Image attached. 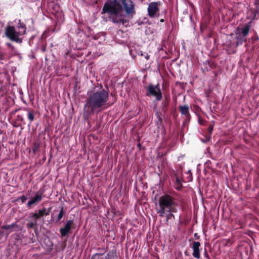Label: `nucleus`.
<instances>
[{
	"label": "nucleus",
	"mask_w": 259,
	"mask_h": 259,
	"mask_svg": "<svg viewBox=\"0 0 259 259\" xmlns=\"http://www.w3.org/2000/svg\"><path fill=\"white\" fill-rule=\"evenodd\" d=\"M123 8L127 15L133 16L136 14L135 6L131 0H107L104 4L101 13L108 14L113 23L124 25L127 21L123 15H120Z\"/></svg>",
	"instance_id": "obj_1"
},
{
	"label": "nucleus",
	"mask_w": 259,
	"mask_h": 259,
	"mask_svg": "<svg viewBox=\"0 0 259 259\" xmlns=\"http://www.w3.org/2000/svg\"><path fill=\"white\" fill-rule=\"evenodd\" d=\"M109 98L108 90H105L102 85L99 90L89 94L83 106V117L88 118L96 111L107 108Z\"/></svg>",
	"instance_id": "obj_2"
},
{
	"label": "nucleus",
	"mask_w": 259,
	"mask_h": 259,
	"mask_svg": "<svg viewBox=\"0 0 259 259\" xmlns=\"http://www.w3.org/2000/svg\"><path fill=\"white\" fill-rule=\"evenodd\" d=\"M159 208L156 212L160 217H163L167 212H177V205L175 198L169 194H164L158 200Z\"/></svg>",
	"instance_id": "obj_3"
},
{
	"label": "nucleus",
	"mask_w": 259,
	"mask_h": 259,
	"mask_svg": "<svg viewBox=\"0 0 259 259\" xmlns=\"http://www.w3.org/2000/svg\"><path fill=\"white\" fill-rule=\"evenodd\" d=\"M17 28L18 30L16 31L14 26L8 25L5 28V35L11 41L21 44L22 42V38H20L19 36L25 33L26 31V25L19 20Z\"/></svg>",
	"instance_id": "obj_4"
},
{
	"label": "nucleus",
	"mask_w": 259,
	"mask_h": 259,
	"mask_svg": "<svg viewBox=\"0 0 259 259\" xmlns=\"http://www.w3.org/2000/svg\"><path fill=\"white\" fill-rule=\"evenodd\" d=\"M161 5V3L159 1L155 2H151L149 4L147 8L148 15L151 18H158L160 16H164L165 17L166 15V11L164 9L160 13L159 7Z\"/></svg>",
	"instance_id": "obj_5"
},
{
	"label": "nucleus",
	"mask_w": 259,
	"mask_h": 259,
	"mask_svg": "<svg viewBox=\"0 0 259 259\" xmlns=\"http://www.w3.org/2000/svg\"><path fill=\"white\" fill-rule=\"evenodd\" d=\"M51 210V207H49L48 209L43 207L36 212L29 213L28 219L30 221L37 222L38 220H40L44 216L49 215Z\"/></svg>",
	"instance_id": "obj_6"
},
{
	"label": "nucleus",
	"mask_w": 259,
	"mask_h": 259,
	"mask_svg": "<svg viewBox=\"0 0 259 259\" xmlns=\"http://www.w3.org/2000/svg\"><path fill=\"white\" fill-rule=\"evenodd\" d=\"M146 96H152L155 97L156 98V100H161L162 96L161 90L159 87V84L154 86L152 84H150L147 88Z\"/></svg>",
	"instance_id": "obj_7"
},
{
	"label": "nucleus",
	"mask_w": 259,
	"mask_h": 259,
	"mask_svg": "<svg viewBox=\"0 0 259 259\" xmlns=\"http://www.w3.org/2000/svg\"><path fill=\"white\" fill-rule=\"evenodd\" d=\"M44 193V191L43 190H39L35 195L32 197L30 200L28 201L27 204V207L28 208H31L33 205H36L39 203L42 199Z\"/></svg>",
	"instance_id": "obj_8"
},
{
	"label": "nucleus",
	"mask_w": 259,
	"mask_h": 259,
	"mask_svg": "<svg viewBox=\"0 0 259 259\" xmlns=\"http://www.w3.org/2000/svg\"><path fill=\"white\" fill-rule=\"evenodd\" d=\"M251 23V21L248 22L244 27L241 28V31L239 33L238 35L236 36V39H240L241 41L240 43L247 41L246 37L249 34Z\"/></svg>",
	"instance_id": "obj_9"
},
{
	"label": "nucleus",
	"mask_w": 259,
	"mask_h": 259,
	"mask_svg": "<svg viewBox=\"0 0 259 259\" xmlns=\"http://www.w3.org/2000/svg\"><path fill=\"white\" fill-rule=\"evenodd\" d=\"M179 111L181 114L184 116L185 118L184 122L187 123V122H189L191 116L189 112V107L188 105H180L179 107Z\"/></svg>",
	"instance_id": "obj_10"
},
{
	"label": "nucleus",
	"mask_w": 259,
	"mask_h": 259,
	"mask_svg": "<svg viewBox=\"0 0 259 259\" xmlns=\"http://www.w3.org/2000/svg\"><path fill=\"white\" fill-rule=\"evenodd\" d=\"M73 224V221L69 220L66 221L64 227L60 229V233L62 237L67 235L70 232L72 225Z\"/></svg>",
	"instance_id": "obj_11"
},
{
	"label": "nucleus",
	"mask_w": 259,
	"mask_h": 259,
	"mask_svg": "<svg viewBox=\"0 0 259 259\" xmlns=\"http://www.w3.org/2000/svg\"><path fill=\"white\" fill-rule=\"evenodd\" d=\"M91 259H115L113 253L109 251L107 254L104 253H96L94 254Z\"/></svg>",
	"instance_id": "obj_12"
},
{
	"label": "nucleus",
	"mask_w": 259,
	"mask_h": 259,
	"mask_svg": "<svg viewBox=\"0 0 259 259\" xmlns=\"http://www.w3.org/2000/svg\"><path fill=\"white\" fill-rule=\"evenodd\" d=\"M2 229L5 230H9V233L13 231H18L21 229V227L17 224V222L10 225H6L2 226Z\"/></svg>",
	"instance_id": "obj_13"
},
{
	"label": "nucleus",
	"mask_w": 259,
	"mask_h": 259,
	"mask_svg": "<svg viewBox=\"0 0 259 259\" xmlns=\"http://www.w3.org/2000/svg\"><path fill=\"white\" fill-rule=\"evenodd\" d=\"M200 245L201 244L199 242L194 241L192 243V248L193 251L192 255L194 257L197 259H199L200 257L199 250V247L200 246Z\"/></svg>",
	"instance_id": "obj_14"
},
{
	"label": "nucleus",
	"mask_w": 259,
	"mask_h": 259,
	"mask_svg": "<svg viewBox=\"0 0 259 259\" xmlns=\"http://www.w3.org/2000/svg\"><path fill=\"white\" fill-rule=\"evenodd\" d=\"M170 101V98L169 96H166L164 97V100L162 102L161 104V110L163 113V114H165L168 110L169 104Z\"/></svg>",
	"instance_id": "obj_15"
},
{
	"label": "nucleus",
	"mask_w": 259,
	"mask_h": 259,
	"mask_svg": "<svg viewBox=\"0 0 259 259\" xmlns=\"http://www.w3.org/2000/svg\"><path fill=\"white\" fill-rule=\"evenodd\" d=\"M254 6L255 8L251 9V12L253 15V19H258L257 15L259 14V0H254Z\"/></svg>",
	"instance_id": "obj_16"
},
{
	"label": "nucleus",
	"mask_w": 259,
	"mask_h": 259,
	"mask_svg": "<svg viewBox=\"0 0 259 259\" xmlns=\"http://www.w3.org/2000/svg\"><path fill=\"white\" fill-rule=\"evenodd\" d=\"M24 110L27 112V118L29 120L28 125H30L34 119V111L27 108H24Z\"/></svg>",
	"instance_id": "obj_17"
},
{
	"label": "nucleus",
	"mask_w": 259,
	"mask_h": 259,
	"mask_svg": "<svg viewBox=\"0 0 259 259\" xmlns=\"http://www.w3.org/2000/svg\"><path fill=\"white\" fill-rule=\"evenodd\" d=\"M174 175L176 177V189L179 191L182 188V184L180 179L177 177V174L174 171Z\"/></svg>",
	"instance_id": "obj_18"
},
{
	"label": "nucleus",
	"mask_w": 259,
	"mask_h": 259,
	"mask_svg": "<svg viewBox=\"0 0 259 259\" xmlns=\"http://www.w3.org/2000/svg\"><path fill=\"white\" fill-rule=\"evenodd\" d=\"M65 213V211L64 210L63 207L62 206L61 207L60 212H59V214L57 215V218L56 222H58L63 218V217L64 216Z\"/></svg>",
	"instance_id": "obj_19"
},
{
	"label": "nucleus",
	"mask_w": 259,
	"mask_h": 259,
	"mask_svg": "<svg viewBox=\"0 0 259 259\" xmlns=\"http://www.w3.org/2000/svg\"><path fill=\"white\" fill-rule=\"evenodd\" d=\"M37 222L30 221L26 224V226L28 229H34L35 228H37Z\"/></svg>",
	"instance_id": "obj_20"
},
{
	"label": "nucleus",
	"mask_w": 259,
	"mask_h": 259,
	"mask_svg": "<svg viewBox=\"0 0 259 259\" xmlns=\"http://www.w3.org/2000/svg\"><path fill=\"white\" fill-rule=\"evenodd\" d=\"M174 212H167L165 214V222L168 223L169 220L170 219H175V216L173 214Z\"/></svg>",
	"instance_id": "obj_21"
},
{
	"label": "nucleus",
	"mask_w": 259,
	"mask_h": 259,
	"mask_svg": "<svg viewBox=\"0 0 259 259\" xmlns=\"http://www.w3.org/2000/svg\"><path fill=\"white\" fill-rule=\"evenodd\" d=\"M16 119L18 122H20L24 124H25L24 119L22 115H18Z\"/></svg>",
	"instance_id": "obj_22"
},
{
	"label": "nucleus",
	"mask_w": 259,
	"mask_h": 259,
	"mask_svg": "<svg viewBox=\"0 0 259 259\" xmlns=\"http://www.w3.org/2000/svg\"><path fill=\"white\" fill-rule=\"evenodd\" d=\"M27 196H25V195H22L21 196H20L19 197L17 198V199H16V201H19V200H21V202L22 203H24L26 202V201L27 200Z\"/></svg>",
	"instance_id": "obj_23"
},
{
	"label": "nucleus",
	"mask_w": 259,
	"mask_h": 259,
	"mask_svg": "<svg viewBox=\"0 0 259 259\" xmlns=\"http://www.w3.org/2000/svg\"><path fill=\"white\" fill-rule=\"evenodd\" d=\"M251 39L252 40L253 42H255L259 40V37L256 32L254 33V35L251 37Z\"/></svg>",
	"instance_id": "obj_24"
},
{
	"label": "nucleus",
	"mask_w": 259,
	"mask_h": 259,
	"mask_svg": "<svg viewBox=\"0 0 259 259\" xmlns=\"http://www.w3.org/2000/svg\"><path fill=\"white\" fill-rule=\"evenodd\" d=\"M39 147V144L35 142L33 144V146L32 148L33 152H34V153L36 152L38 150Z\"/></svg>",
	"instance_id": "obj_25"
},
{
	"label": "nucleus",
	"mask_w": 259,
	"mask_h": 259,
	"mask_svg": "<svg viewBox=\"0 0 259 259\" xmlns=\"http://www.w3.org/2000/svg\"><path fill=\"white\" fill-rule=\"evenodd\" d=\"M213 126L214 124H211L209 125V127L207 128V132L209 134H211L213 130Z\"/></svg>",
	"instance_id": "obj_26"
},
{
	"label": "nucleus",
	"mask_w": 259,
	"mask_h": 259,
	"mask_svg": "<svg viewBox=\"0 0 259 259\" xmlns=\"http://www.w3.org/2000/svg\"><path fill=\"white\" fill-rule=\"evenodd\" d=\"M204 256L208 258V259H210V257H209V254L206 250V249H205V250H204Z\"/></svg>",
	"instance_id": "obj_27"
},
{
	"label": "nucleus",
	"mask_w": 259,
	"mask_h": 259,
	"mask_svg": "<svg viewBox=\"0 0 259 259\" xmlns=\"http://www.w3.org/2000/svg\"><path fill=\"white\" fill-rule=\"evenodd\" d=\"M6 45L7 46V47L9 48H10V49H14V46L12 45V44H11V43L10 42H7L6 44Z\"/></svg>",
	"instance_id": "obj_28"
},
{
	"label": "nucleus",
	"mask_w": 259,
	"mask_h": 259,
	"mask_svg": "<svg viewBox=\"0 0 259 259\" xmlns=\"http://www.w3.org/2000/svg\"><path fill=\"white\" fill-rule=\"evenodd\" d=\"M194 238L196 240H198L200 239V236L198 234V233H196L194 235Z\"/></svg>",
	"instance_id": "obj_29"
},
{
	"label": "nucleus",
	"mask_w": 259,
	"mask_h": 259,
	"mask_svg": "<svg viewBox=\"0 0 259 259\" xmlns=\"http://www.w3.org/2000/svg\"><path fill=\"white\" fill-rule=\"evenodd\" d=\"M156 116L158 118V121L160 122V123H161L162 121V118L160 117V116L158 113L156 114Z\"/></svg>",
	"instance_id": "obj_30"
},
{
	"label": "nucleus",
	"mask_w": 259,
	"mask_h": 259,
	"mask_svg": "<svg viewBox=\"0 0 259 259\" xmlns=\"http://www.w3.org/2000/svg\"><path fill=\"white\" fill-rule=\"evenodd\" d=\"M3 26H4V23L0 21V33L3 31Z\"/></svg>",
	"instance_id": "obj_31"
},
{
	"label": "nucleus",
	"mask_w": 259,
	"mask_h": 259,
	"mask_svg": "<svg viewBox=\"0 0 259 259\" xmlns=\"http://www.w3.org/2000/svg\"><path fill=\"white\" fill-rule=\"evenodd\" d=\"M150 56L148 54L146 55V56L145 57L146 60H148L149 59Z\"/></svg>",
	"instance_id": "obj_32"
},
{
	"label": "nucleus",
	"mask_w": 259,
	"mask_h": 259,
	"mask_svg": "<svg viewBox=\"0 0 259 259\" xmlns=\"http://www.w3.org/2000/svg\"><path fill=\"white\" fill-rule=\"evenodd\" d=\"M160 22H164V18H161V19L160 20Z\"/></svg>",
	"instance_id": "obj_33"
},
{
	"label": "nucleus",
	"mask_w": 259,
	"mask_h": 259,
	"mask_svg": "<svg viewBox=\"0 0 259 259\" xmlns=\"http://www.w3.org/2000/svg\"><path fill=\"white\" fill-rule=\"evenodd\" d=\"M20 110V109H16L14 111V113H16L17 112L18 110Z\"/></svg>",
	"instance_id": "obj_34"
},
{
	"label": "nucleus",
	"mask_w": 259,
	"mask_h": 259,
	"mask_svg": "<svg viewBox=\"0 0 259 259\" xmlns=\"http://www.w3.org/2000/svg\"><path fill=\"white\" fill-rule=\"evenodd\" d=\"M3 58V55L0 54V59H2Z\"/></svg>",
	"instance_id": "obj_35"
},
{
	"label": "nucleus",
	"mask_w": 259,
	"mask_h": 259,
	"mask_svg": "<svg viewBox=\"0 0 259 259\" xmlns=\"http://www.w3.org/2000/svg\"><path fill=\"white\" fill-rule=\"evenodd\" d=\"M199 123L201 124H203L202 121H201L200 119H199Z\"/></svg>",
	"instance_id": "obj_36"
},
{
	"label": "nucleus",
	"mask_w": 259,
	"mask_h": 259,
	"mask_svg": "<svg viewBox=\"0 0 259 259\" xmlns=\"http://www.w3.org/2000/svg\"><path fill=\"white\" fill-rule=\"evenodd\" d=\"M55 7H56V8H57L58 9H59V6H58V5H56V6H55Z\"/></svg>",
	"instance_id": "obj_37"
},
{
	"label": "nucleus",
	"mask_w": 259,
	"mask_h": 259,
	"mask_svg": "<svg viewBox=\"0 0 259 259\" xmlns=\"http://www.w3.org/2000/svg\"><path fill=\"white\" fill-rule=\"evenodd\" d=\"M140 144H138V147H140Z\"/></svg>",
	"instance_id": "obj_38"
},
{
	"label": "nucleus",
	"mask_w": 259,
	"mask_h": 259,
	"mask_svg": "<svg viewBox=\"0 0 259 259\" xmlns=\"http://www.w3.org/2000/svg\"><path fill=\"white\" fill-rule=\"evenodd\" d=\"M140 144H138V147H140Z\"/></svg>",
	"instance_id": "obj_39"
}]
</instances>
